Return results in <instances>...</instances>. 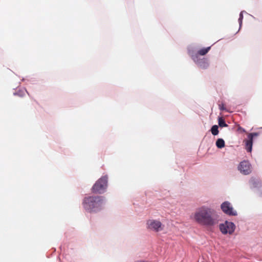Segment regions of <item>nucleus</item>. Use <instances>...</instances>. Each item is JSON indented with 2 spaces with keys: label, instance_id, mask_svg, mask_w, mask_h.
I'll return each instance as SVG.
<instances>
[{
  "label": "nucleus",
  "instance_id": "obj_1",
  "mask_svg": "<svg viewBox=\"0 0 262 262\" xmlns=\"http://www.w3.org/2000/svg\"><path fill=\"white\" fill-rule=\"evenodd\" d=\"M191 218L201 225L211 226L217 223L215 211L205 206L198 208Z\"/></svg>",
  "mask_w": 262,
  "mask_h": 262
},
{
  "label": "nucleus",
  "instance_id": "obj_2",
  "mask_svg": "<svg viewBox=\"0 0 262 262\" xmlns=\"http://www.w3.org/2000/svg\"><path fill=\"white\" fill-rule=\"evenodd\" d=\"M103 204L102 197L100 196L86 197L83 201V207L90 212H96L100 210Z\"/></svg>",
  "mask_w": 262,
  "mask_h": 262
},
{
  "label": "nucleus",
  "instance_id": "obj_10",
  "mask_svg": "<svg viewBox=\"0 0 262 262\" xmlns=\"http://www.w3.org/2000/svg\"><path fill=\"white\" fill-rule=\"evenodd\" d=\"M210 48L211 47H209L207 48L201 49L198 51V54L200 55H205L209 52Z\"/></svg>",
  "mask_w": 262,
  "mask_h": 262
},
{
  "label": "nucleus",
  "instance_id": "obj_4",
  "mask_svg": "<svg viewBox=\"0 0 262 262\" xmlns=\"http://www.w3.org/2000/svg\"><path fill=\"white\" fill-rule=\"evenodd\" d=\"M220 229L223 234H232L235 230V225L232 222H226L220 225Z\"/></svg>",
  "mask_w": 262,
  "mask_h": 262
},
{
  "label": "nucleus",
  "instance_id": "obj_12",
  "mask_svg": "<svg viewBox=\"0 0 262 262\" xmlns=\"http://www.w3.org/2000/svg\"><path fill=\"white\" fill-rule=\"evenodd\" d=\"M211 132L213 135H217L219 134L218 126L216 125L212 126L211 128Z\"/></svg>",
  "mask_w": 262,
  "mask_h": 262
},
{
  "label": "nucleus",
  "instance_id": "obj_6",
  "mask_svg": "<svg viewBox=\"0 0 262 262\" xmlns=\"http://www.w3.org/2000/svg\"><path fill=\"white\" fill-rule=\"evenodd\" d=\"M148 229L158 232L162 229L161 223L157 220H149L147 222Z\"/></svg>",
  "mask_w": 262,
  "mask_h": 262
},
{
  "label": "nucleus",
  "instance_id": "obj_5",
  "mask_svg": "<svg viewBox=\"0 0 262 262\" xmlns=\"http://www.w3.org/2000/svg\"><path fill=\"white\" fill-rule=\"evenodd\" d=\"M222 211L229 215L235 216L237 215V212L235 211L230 203L229 202H225L223 203L221 206Z\"/></svg>",
  "mask_w": 262,
  "mask_h": 262
},
{
  "label": "nucleus",
  "instance_id": "obj_14",
  "mask_svg": "<svg viewBox=\"0 0 262 262\" xmlns=\"http://www.w3.org/2000/svg\"><path fill=\"white\" fill-rule=\"evenodd\" d=\"M219 107L221 111H226V108L225 105L223 103L219 104Z\"/></svg>",
  "mask_w": 262,
  "mask_h": 262
},
{
  "label": "nucleus",
  "instance_id": "obj_8",
  "mask_svg": "<svg viewBox=\"0 0 262 262\" xmlns=\"http://www.w3.org/2000/svg\"><path fill=\"white\" fill-rule=\"evenodd\" d=\"M257 136L258 134L257 133L250 134L248 135L249 139L246 141V149L248 152H251L252 150V140L253 137H257Z\"/></svg>",
  "mask_w": 262,
  "mask_h": 262
},
{
  "label": "nucleus",
  "instance_id": "obj_3",
  "mask_svg": "<svg viewBox=\"0 0 262 262\" xmlns=\"http://www.w3.org/2000/svg\"><path fill=\"white\" fill-rule=\"evenodd\" d=\"M107 183V177H102L93 185L92 191L94 193H102L106 189Z\"/></svg>",
  "mask_w": 262,
  "mask_h": 262
},
{
  "label": "nucleus",
  "instance_id": "obj_7",
  "mask_svg": "<svg viewBox=\"0 0 262 262\" xmlns=\"http://www.w3.org/2000/svg\"><path fill=\"white\" fill-rule=\"evenodd\" d=\"M238 169L244 174H248L251 172V165L249 162L244 161L240 163Z\"/></svg>",
  "mask_w": 262,
  "mask_h": 262
},
{
  "label": "nucleus",
  "instance_id": "obj_11",
  "mask_svg": "<svg viewBox=\"0 0 262 262\" xmlns=\"http://www.w3.org/2000/svg\"><path fill=\"white\" fill-rule=\"evenodd\" d=\"M216 146L219 148H222L225 146V142L222 139H218L216 141Z\"/></svg>",
  "mask_w": 262,
  "mask_h": 262
},
{
  "label": "nucleus",
  "instance_id": "obj_13",
  "mask_svg": "<svg viewBox=\"0 0 262 262\" xmlns=\"http://www.w3.org/2000/svg\"><path fill=\"white\" fill-rule=\"evenodd\" d=\"M219 125L220 127H226L228 126L222 117H220L219 118Z\"/></svg>",
  "mask_w": 262,
  "mask_h": 262
},
{
  "label": "nucleus",
  "instance_id": "obj_9",
  "mask_svg": "<svg viewBox=\"0 0 262 262\" xmlns=\"http://www.w3.org/2000/svg\"><path fill=\"white\" fill-rule=\"evenodd\" d=\"M194 61L197 63V64L203 69H206L208 66V61L206 59H203L200 61H196L195 58L193 59Z\"/></svg>",
  "mask_w": 262,
  "mask_h": 262
},
{
  "label": "nucleus",
  "instance_id": "obj_15",
  "mask_svg": "<svg viewBox=\"0 0 262 262\" xmlns=\"http://www.w3.org/2000/svg\"><path fill=\"white\" fill-rule=\"evenodd\" d=\"M243 19V15L242 13H241L239 14V17L238 18V21H239L240 26L242 25Z\"/></svg>",
  "mask_w": 262,
  "mask_h": 262
}]
</instances>
